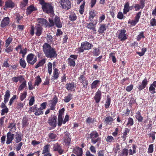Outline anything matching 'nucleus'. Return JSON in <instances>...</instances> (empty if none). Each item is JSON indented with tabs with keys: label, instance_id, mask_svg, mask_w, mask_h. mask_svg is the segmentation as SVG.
<instances>
[{
	"label": "nucleus",
	"instance_id": "obj_41",
	"mask_svg": "<svg viewBox=\"0 0 156 156\" xmlns=\"http://www.w3.org/2000/svg\"><path fill=\"white\" fill-rule=\"evenodd\" d=\"M48 73L50 75H51L52 72V63L51 62H49L48 64Z\"/></svg>",
	"mask_w": 156,
	"mask_h": 156
},
{
	"label": "nucleus",
	"instance_id": "obj_28",
	"mask_svg": "<svg viewBox=\"0 0 156 156\" xmlns=\"http://www.w3.org/2000/svg\"><path fill=\"white\" fill-rule=\"evenodd\" d=\"M26 81H24L19 86L18 88V90L19 91L22 90L26 86Z\"/></svg>",
	"mask_w": 156,
	"mask_h": 156
},
{
	"label": "nucleus",
	"instance_id": "obj_33",
	"mask_svg": "<svg viewBox=\"0 0 156 156\" xmlns=\"http://www.w3.org/2000/svg\"><path fill=\"white\" fill-rule=\"evenodd\" d=\"M51 105L53 106H55L56 104L58 102V98L56 95H55L53 100L51 101Z\"/></svg>",
	"mask_w": 156,
	"mask_h": 156
},
{
	"label": "nucleus",
	"instance_id": "obj_56",
	"mask_svg": "<svg viewBox=\"0 0 156 156\" xmlns=\"http://www.w3.org/2000/svg\"><path fill=\"white\" fill-rule=\"evenodd\" d=\"M16 95H13V97L11 98L10 99L9 102V105H11L12 103L13 102V101L16 98Z\"/></svg>",
	"mask_w": 156,
	"mask_h": 156
},
{
	"label": "nucleus",
	"instance_id": "obj_9",
	"mask_svg": "<svg viewBox=\"0 0 156 156\" xmlns=\"http://www.w3.org/2000/svg\"><path fill=\"white\" fill-rule=\"evenodd\" d=\"M73 152L76 154L77 156H82L83 155L82 149L78 147H76L73 149Z\"/></svg>",
	"mask_w": 156,
	"mask_h": 156
},
{
	"label": "nucleus",
	"instance_id": "obj_63",
	"mask_svg": "<svg viewBox=\"0 0 156 156\" xmlns=\"http://www.w3.org/2000/svg\"><path fill=\"white\" fill-rule=\"evenodd\" d=\"M34 101V97H32L30 100V101L29 103V105L30 106L32 105L33 104Z\"/></svg>",
	"mask_w": 156,
	"mask_h": 156
},
{
	"label": "nucleus",
	"instance_id": "obj_52",
	"mask_svg": "<svg viewBox=\"0 0 156 156\" xmlns=\"http://www.w3.org/2000/svg\"><path fill=\"white\" fill-rule=\"evenodd\" d=\"M150 91L151 92V93L154 94L155 93V88L153 87V85H151L149 89Z\"/></svg>",
	"mask_w": 156,
	"mask_h": 156
},
{
	"label": "nucleus",
	"instance_id": "obj_3",
	"mask_svg": "<svg viewBox=\"0 0 156 156\" xmlns=\"http://www.w3.org/2000/svg\"><path fill=\"white\" fill-rule=\"evenodd\" d=\"M36 31L35 34L36 36H40L41 34L42 31V28L40 25L37 24L35 27L34 26H32L30 30V34L33 36L34 34V30Z\"/></svg>",
	"mask_w": 156,
	"mask_h": 156
},
{
	"label": "nucleus",
	"instance_id": "obj_55",
	"mask_svg": "<svg viewBox=\"0 0 156 156\" xmlns=\"http://www.w3.org/2000/svg\"><path fill=\"white\" fill-rule=\"evenodd\" d=\"M28 88L29 90H32L34 88V87L32 85V82L30 81L28 83Z\"/></svg>",
	"mask_w": 156,
	"mask_h": 156
},
{
	"label": "nucleus",
	"instance_id": "obj_42",
	"mask_svg": "<svg viewBox=\"0 0 156 156\" xmlns=\"http://www.w3.org/2000/svg\"><path fill=\"white\" fill-rule=\"evenodd\" d=\"M58 126H61L62 123H63V119L62 116H58Z\"/></svg>",
	"mask_w": 156,
	"mask_h": 156
},
{
	"label": "nucleus",
	"instance_id": "obj_17",
	"mask_svg": "<svg viewBox=\"0 0 156 156\" xmlns=\"http://www.w3.org/2000/svg\"><path fill=\"white\" fill-rule=\"evenodd\" d=\"M147 84V80L145 79L142 82L140 85H139L138 88L140 90H141L145 88Z\"/></svg>",
	"mask_w": 156,
	"mask_h": 156
},
{
	"label": "nucleus",
	"instance_id": "obj_58",
	"mask_svg": "<svg viewBox=\"0 0 156 156\" xmlns=\"http://www.w3.org/2000/svg\"><path fill=\"white\" fill-rule=\"evenodd\" d=\"M133 87V85L131 84L129 86H127L126 88V90L127 91L129 92L132 90Z\"/></svg>",
	"mask_w": 156,
	"mask_h": 156
},
{
	"label": "nucleus",
	"instance_id": "obj_48",
	"mask_svg": "<svg viewBox=\"0 0 156 156\" xmlns=\"http://www.w3.org/2000/svg\"><path fill=\"white\" fill-rule=\"evenodd\" d=\"M70 20L72 21H74L76 19V16L75 14L70 15L69 17Z\"/></svg>",
	"mask_w": 156,
	"mask_h": 156
},
{
	"label": "nucleus",
	"instance_id": "obj_40",
	"mask_svg": "<svg viewBox=\"0 0 156 156\" xmlns=\"http://www.w3.org/2000/svg\"><path fill=\"white\" fill-rule=\"evenodd\" d=\"M20 63L22 67L24 68H25L26 65V63L24 60L21 58L20 60Z\"/></svg>",
	"mask_w": 156,
	"mask_h": 156
},
{
	"label": "nucleus",
	"instance_id": "obj_7",
	"mask_svg": "<svg viewBox=\"0 0 156 156\" xmlns=\"http://www.w3.org/2000/svg\"><path fill=\"white\" fill-rule=\"evenodd\" d=\"M34 54L31 53L29 54L27 56V60L28 63L31 65H33L36 62V57L34 58Z\"/></svg>",
	"mask_w": 156,
	"mask_h": 156
},
{
	"label": "nucleus",
	"instance_id": "obj_54",
	"mask_svg": "<svg viewBox=\"0 0 156 156\" xmlns=\"http://www.w3.org/2000/svg\"><path fill=\"white\" fill-rule=\"evenodd\" d=\"M133 124V119L131 118H129L128 119V121L127 125H130V126L132 125Z\"/></svg>",
	"mask_w": 156,
	"mask_h": 156
},
{
	"label": "nucleus",
	"instance_id": "obj_30",
	"mask_svg": "<svg viewBox=\"0 0 156 156\" xmlns=\"http://www.w3.org/2000/svg\"><path fill=\"white\" fill-rule=\"evenodd\" d=\"M41 107L38 108L35 111V112L34 113L35 115H39L42 114L43 113Z\"/></svg>",
	"mask_w": 156,
	"mask_h": 156
},
{
	"label": "nucleus",
	"instance_id": "obj_46",
	"mask_svg": "<svg viewBox=\"0 0 156 156\" xmlns=\"http://www.w3.org/2000/svg\"><path fill=\"white\" fill-rule=\"evenodd\" d=\"M27 92L26 91H24V93L21 94L20 96V99L21 101H23L26 97Z\"/></svg>",
	"mask_w": 156,
	"mask_h": 156
},
{
	"label": "nucleus",
	"instance_id": "obj_8",
	"mask_svg": "<svg viewBox=\"0 0 156 156\" xmlns=\"http://www.w3.org/2000/svg\"><path fill=\"white\" fill-rule=\"evenodd\" d=\"M56 119L57 117L55 115L49 117L48 119V124L53 128L55 127L56 126Z\"/></svg>",
	"mask_w": 156,
	"mask_h": 156
},
{
	"label": "nucleus",
	"instance_id": "obj_6",
	"mask_svg": "<svg viewBox=\"0 0 156 156\" xmlns=\"http://www.w3.org/2000/svg\"><path fill=\"white\" fill-rule=\"evenodd\" d=\"M119 34L118 36V38L120 40V41H123L127 39L126 36V31L125 30L123 29L119 30Z\"/></svg>",
	"mask_w": 156,
	"mask_h": 156
},
{
	"label": "nucleus",
	"instance_id": "obj_31",
	"mask_svg": "<svg viewBox=\"0 0 156 156\" xmlns=\"http://www.w3.org/2000/svg\"><path fill=\"white\" fill-rule=\"evenodd\" d=\"M22 126L23 127H25L27 126L28 125V119L26 118H23L22 121Z\"/></svg>",
	"mask_w": 156,
	"mask_h": 156
},
{
	"label": "nucleus",
	"instance_id": "obj_23",
	"mask_svg": "<svg viewBox=\"0 0 156 156\" xmlns=\"http://www.w3.org/2000/svg\"><path fill=\"white\" fill-rule=\"evenodd\" d=\"M87 27L90 30H92L94 31H96L95 26V25L92 23H87Z\"/></svg>",
	"mask_w": 156,
	"mask_h": 156
},
{
	"label": "nucleus",
	"instance_id": "obj_24",
	"mask_svg": "<svg viewBox=\"0 0 156 156\" xmlns=\"http://www.w3.org/2000/svg\"><path fill=\"white\" fill-rule=\"evenodd\" d=\"M89 20L90 21H92L94 17L96 16V14L95 13L94 10H92L89 12Z\"/></svg>",
	"mask_w": 156,
	"mask_h": 156
},
{
	"label": "nucleus",
	"instance_id": "obj_32",
	"mask_svg": "<svg viewBox=\"0 0 156 156\" xmlns=\"http://www.w3.org/2000/svg\"><path fill=\"white\" fill-rule=\"evenodd\" d=\"M93 54V55L95 56H98L100 54V51L99 49L96 48H94Z\"/></svg>",
	"mask_w": 156,
	"mask_h": 156
},
{
	"label": "nucleus",
	"instance_id": "obj_51",
	"mask_svg": "<svg viewBox=\"0 0 156 156\" xmlns=\"http://www.w3.org/2000/svg\"><path fill=\"white\" fill-rule=\"evenodd\" d=\"M8 111V109L6 107L5 108L2 109V110L1 115H5V113H7Z\"/></svg>",
	"mask_w": 156,
	"mask_h": 156
},
{
	"label": "nucleus",
	"instance_id": "obj_12",
	"mask_svg": "<svg viewBox=\"0 0 156 156\" xmlns=\"http://www.w3.org/2000/svg\"><path fill=\"white\" fill-rule=\"evenodd\" d=\"M9 23V18L8 17H5L1 22V26L2 27H4L8 25Z\"/></svg>",
	"mask_w": 156,
	"mask_h": 156
},
{
	"label": "nucleus",
	"instance_id": "obj_4",
	"mask_svg": "<svg viewBox=\"0 0 156 156\" xmlns=\"http://www.w3.org/2000/svg\"><path fill=\"white\" fill-rule=\"evenodd\" d=\"M16 124L14 122L9 123L8 128L9 129V132L8 133L7 135V136H15V134L13 132H15L16 130Z\"/></svg>",
	"mask_w": 156,
	"mask_h": 156
},
{
	"label": "nucleus",
	"instance_id": "obj_27",
	"mask_svg": "<svg viewBox=\"0 0 156 156\" xmlns=\"http://www.w3.org/2000/svg\"><path fill=\"white\" fill-rule=\"evenodd\" d=\"M48 153H50L49 151V146L46 145L44 146L43 147L42 151V154H45Z\"/></svg>",
	"mask_w": 156,
	"mask_h": 156
},
{
	"label": "nucleus",
	"instance_id": "obj_36",
	"mask_svg": "<svg viewBox=\"0 0 156 156\" xmlns=\"http://www.w3.org/2000/svg\"><path fill=\"white\" fill-rule=\"evenodd\" d=\"M72 95L71 94H69L65 98L64 101L65 102H68L70 101L72 98Z\"/></svg>",
	"mask_w": 156,
	"mask_h": 156
},
{
	"label": "nucleus",
	"instance_id": "obj_64",
	"mask_svg": "<svg viewBox=\"0 0 156 156\" xmlns=\"http://www.w3.org/2000/svg\"><path fill=\"white\" fill-rule=\"evenodd\" d=\"M24 106L23 103H20L17 105V108L18 109H21L23 108Z\"/></svg>",
	"mask_w": 156,
	"mask_h": 156
},
{
	"label": "nucleus",
	"instance_id": "obj_29",
	"mask_svg": "<svg viewBox=\"0 0 156 156\" xmlns=\"http://www.w3.org/2000/svg\"><path fill=\"white\" fill-rule=\"evenodd\" d=\"M113 120V118L109 116L106 117L105 120V122L106 124H108L110 122H111Z\"/></svg>",
	"mask_w": 156,
	"mask_h": 156
},
{
	"label": "nucleus",
	"instance_id": "obj_16",
	"mask_svg": "<svg viewBox=\"0 0 156 156\" xmlns=\"http://www.w3.org/2000/svg\"><path fill=\"white\" fill-rule=\"evenodd\" d=\"M37 9L34 7V5H31L27 8L26 13L27 15H29L33 11H35Z\"/></svg>",
	"mask_w": 156,
	"mask_h": 156
},
{
	"label": "nucleus",
	"instance_id": "obj_11",
	"mask_svg": "<svg viewBox=\"0 0 156 156\" xmlns=\"http://www.w3.org/2000/svg\"><path fill=\"white\" fill-rule=\"evenodd\" d=\"M54 23L56 26L58 28L62 27V25L60 21V18L58 16H55L54 19Z\"/></svg>",
	"mask_w": 156,
	"mask_h": 156
},
{
	"label": "nucleus",
	"instance_id": "obj_44",
	"mask_svg": "<svg viewBox=\"0 0 156 156\" xmlns=\"http://www.w3.org/2000/svg\"><path fill=\"white\" fill-rule=\"evenodd\" d=\"M153 144H150L148 149L147 152L148 153H152L153 151Z\"/></svg>",
	"mask_w": 156,
	"mask_h": 156
},
{
	"label": "nucleus",
	"instance_id": "obj_61",
	"mask_svg": "<svg viewBox=\"0 0 156 156\" xmlns=\"http://www.w3.org/2000/svg\"><path fill=\"white\" fill-rule=\"evenodd\" d=\"M114 137H107L106 140L107 142H111L114 141Z\"/></svg>",
	"mask_w": 156,
	"mask_h": 156
},
{
	"label": "nucleus",
	"instance_id": "obj_19",
	"mask_svg": "<svg viewBox=\"0 0 156 156\" xmlns=\"http://www.w3.org/2000/svg\"><path fill=\"white\" fill-rule=\"evenodd\" d=\"M15 5V4L11 1L9 0L5 2V6L7 8H13Z\"/></svg>",
	"mask_w": 156,
	"mask_h": 156
},
{
	"label": "nucleus",
	"instance_id": "obj_60",
	"mask_svg": "<svg viewBox=\"0 0 156 156\" xmlns=\"http://www.w3.org/2000/svg\"><path fill=\"white\" fill-rule=\"evenodd\" d=\"M117 17L118 18L122 19L123 18V15L122 12H119L118 13Z\"/></svg>",
	"mask_w": 156,
	"mask_h": 156
},
{
	"label": "nucleus",
	"instance_id": "obj_34",
	"mask_svg": "<svg viewBox=\"0 0 156 156\" xmlns=\"http://www.w3.org/2000/svg\"><path fill=\"white\" fill-rule=\"evenodd\" d=\"M71 141V139L69 137H65L64 140V142L65 145L67 146H69Z\"/></svg>",
	"mask_w": 156,
	"mask_h": 156
},
{
	"label": "nucleus",
	"instance_id": "obj_43",
	"mask_svg": "<svg viewBox=\"0 0 156 156\" xmlns=\"http://www.w3.org/2000/svg\"><path fill=\"white\" fill-rule=\"evenodd\" d=\"M98 80H95L91 84V88L94 89L95 88L97 87V85L98 83L99 82Z\"/></svg>",
	"mask_w": 156,
	"mask_h": 156
},
{
	"label": "nucleus",
	"instance_id": "obj_25",
	"mask_svg": "<svg viewBox=\"0 0 156 156\" xmlns=\"http://www.w3.org/2000/svg\"><path fill=\"white\" fill-rule=\"evenodd\" d=\"M35 83L34 84V86H35L37 85L38 86L39 84L41 82V79L40 78L39 76H38L37 77H35Z\"/></svg>",
	"mask_w": 156,
	"mask_h": 156
},
{
	"label": "nucleus",
	"instance_id": "obj_14",
	"mask_svg": "<svg viewBox=\"0 0 156 156\" xmlns=\"http://www.w3.org/2000/svg\"><path fill=\"white\" fill-rule=\"evenodd\" d=\"M81 45L82 47L85 50L90 49L91 48V46H92L91 44L87 41L82 43Z\"/></svg>",
	"mask_w": 156,
	"mask_h": 156
},
{
	"label": "nucleus",
	"instance_id": "obj_57",
	"mask_svg": "<svg viewBox=\"0 0 156 156\" xmlns=\"http://www.w3.org/2000/svg\"><path fill=\"white\" fill-rule=\"evenodd\" d=\"M81 83L83 84V87L86 88L87 87V86L88 84V82L87 81V80H85L83 81V82H81Z\"/></svg>",
	"mask_w": 156,
	"mask_h": 156
},
{
	"label": "nucleus",
	"instance_id": "obj_39",
	"mask_svg": "<svg viewBox=\"0 0 156 156\" xmlns=\"http://www.w3.org/2000/svg\"><path fill=\"white\" fill-rule=\"evenodd\" d=\"M68 64L69 66H74L75 65V61L69 58L68 59Z\"/></svg>",
	"mask_w": 156,
	"mask_h": 156
},
{
	"label": "nucleus",
	"instance_id": "obj_22",
	"mask_svg": "<svg viewBox=\"0 0 156 156\" xmlns=\"http://www.w3.org/2000/svg\"><path fill=\"white\" fill-rule=\"evenodd\" d=\"M45 63V59H43L40 60L35 66V68L37 69L39 67L42 66Z\"/></svg>",
	"mask_w": 156,
	"mask_h": 156
},
{
	"label": "nucleus",
	"instance_id": "obj_15",
	"mask_svg": "<svg viewBox=\"0 0 156 156\" xmlns=\"http://www.w3.org/2000/svg\"><path fill=\"white\" fill-rule=\"evenodd\" d=\"M74 83L72 82L70 83H68L66 85V89L69 91H72L74 90Z\"/></svg>",
	"mask_w": 156,
	"mask_h": 156
},
{
	"label": "nucleus",
	"instance_id": "obj_50",
	"mask_svg": "<svg viewBox=\"0 0 156 156\" xmlns=\"http://www.w3.org/2000/svg\"><path fill=\"white\" fill-rule=\"evenodd\" d=\"M144 38L145 37L144 35V32H140V34L137 37V40L138 41H140L141 38Z\"/></svg>",
	"mask_w": 156,
	"mask_h": 156
},
{
	"label": "nucleus",
	"instance_id": "obj_1",
	"mask_svg": "<svg viewBox=\"0 0 156 156\" xmlns=\"http://www.w3.org/2000/svg\"><path fill=\"white\" fill-rule=\"evenodd\" d=\"M43 51L45 56L48 58H55L57 56L55 48H52L48 43H45L43 46Z\"/></svg>",
	"mask_w": 156,
	"mask_h": 156
},
{
	"label": "nucleus",
	"instance_id": "obj_45",
	"mask_svg": "<svg viewBox=\"0 0 156 156\" xmlns=\"http://www.w3.org/2000/svg\"><path fill=\"white\" fill-rule=\"evenodd\" d=\"M12 39L11 38H8L6 41L5 46L6 47H7L10 44L12 41Z\"/></svg>",
	"mask_w": 156,
	"mask_h": 156
},
{
	"label": "nucleus",
	"instance_id": "obj_2",
	"mask_svg": "<svg viewBox=\"0 0 156 156\" xmlns=\"http://www.w3.org/2000/svg\"><path fill=\"white\" fill-rule=\"evenodd\" d=\"M42 5V8L43 11L47 13H51L53 12V7L48 3L45 2L44 0L40 4Z\"/></svg>",
	"mask_w": 156,
	"mask_h": 156
},
{
	"label": "nucleus",
	"instance_id": "obj_35",
	"mask_svg": "<svg viewBox=\"0 0 156 156\" xmlns=\"http://www.w3.org/2000/svg\"><path fill=\"white\" fill-rule=\"evenodd\" d=\"M54 76L53 77L55 79H56L58 77L59 74L58 73V70L56 68L54 69Z\"/></svg>",
	"mask_w": 156,
	"mask_h": 156
},
{
	"label": "nucleus",
	"instance_id": "obj_10",
	"mask_svg": "<svg viewBox=\"0 0 156 156\" xmlns=\"http://www.w3.org/2000/svg\"><path fill=\"white\" fill-rule=\"evenodd\" d=\"M54 151H57L59 154H62L63 153L64 150L62 148V146L58 144H56L54 145L53 147Z\"/></svg>",
	"mask_w": 156,
	"mask_h": 156
},
{
	"label": "nucleus",
	"instance_id": "obj_59",
	"mask_svg": "<svg viewBox=\"0 0 156 156\" xmlns=\"http://www.w3.org/2000/svg\"><path fill=\"white\" fill-rule=\"evenodd\" d=\"M23 145L22 142H20L16 146V149L17 151H19L21 148V146Z\"/></svg>",
	"mask_w": 156,
	"mask_h": 156
},
{
	"label": "nucleus",
	"instance_id": "obj_49",
	"mask_svg": "<svg viewBox=\"0 0 156 156\" xmlns=\"http://www.w3.org/2000/svg\"><path fill=\"white\" fill-rule=\"evenodd\" d=\"M14 137H7L6 143L7 144H9L11 142L12 140L14 139Z\"/></svg>",
	"mask_w": 156,
	"mask_h": 156
},
{
	"label": "nucleus",
	"instance_id": "obj_37",
	"mask_svg": "<svg viewBox=\"0 0 156 156\" xmlns=\"http://www.w3.org/2000/svg\"><path fill=\"white\" fill-rule=\"evenodd\" d=\"M128 154V151L127 149H123L120 156H127Z\"/></svg>",
	"mask_w": 156,
	"mask_h": 156
},
{
	"label": "nucleus",
	"instance_id": "obj_13",
	"mask_svg": "<svg viewBox=\"0 0 156 156\" xmlns=\"http://www.w3.org/2000/svg\"><path fill=\"white\" fill-rule=\"evenodd\" d=\"M101 91L98 90L96 93L95 96L94 97V99L96 103H98L100 101L101 98Z\"/></svg>",
	"mask_w": 156,
	"mask_h": 156
},
{
	"label": "nucleus",
	"instance_id": "obj_18",
	"mask_svg": "<svg viewBox=\"0 0 156 156\" xmlns=\"http://www.w3.org/2000/svg\"><path fill=\"white\" fill-rule=\"evenodd\" d=\"M37 22L39 23V25L43 26L45 25L47 26V21L45 19L43 18H38L37 19Z\"/></svg>",
	"mask_w": 156,
	"mask_h": 156
},
{
	"label": "nucleus",
	"instance_id": "obj_21",
	"mask_svg": "<svg viewBox=\"0 0 156 156\" xmlns=\"http://www.w3.org/2000/svg\"><path fill=\"white\" fill-rule=\"evenodd\" d=\"M106 28L105 24H103L101 25V26L98 30L99 33L102 34L104 31L106 30Z\"/></svg>",
	"mask_w": 156,
	"mask_h": 156
},
{
	"label": "nucleus",
	"instance_id": "obj_20",
	"mask_svg": "<svg viewBox=\"0 0 156 156\" xmlns=\"http://www.w3.org/2000/svg\"><path fill=\"white\" fill-rule=\"evenodd\" d=\"M131 7L129 6V2H126L124 5V9H123V13L124 14H126L127 12H128L129 10H131V9H130V8Z\"/></svg>",
	"mask_w": 156,
	"mask_h": 156
},
{
	"label": "nucleus",
	"instance_id": "obj_47",
	"mask_svg": "<svg viewBox=\"0 0 156 156\" xmlns=\"http://www.w3.org/2000/svg\"><path fill=\"white\" fill-rule=\"evenodd\" d=\"M47 40L48 42H51L52 41V37L50 34H47Z\"/></svg>",
	"mask_w": 156,
	"mask_h": 156
},
{
	"label": "nucleus",
	"instance_id": "obj_62",
	"mask_svg": "<svg viewBox=\"0 0 156 156\" xmlns=\"http://www.w3.org/2000/svg\"><path fill=\"white\" fill-rule=\"evenodd\" d=\"M89 149L90 150L92 153H96V150L95 149V148L93 145H91Z\"/></svg>",
	"mask_w": 156,
	"mask_h": 156
},
{
	"label": "nucleus",
	"instance_id": "obj_38",
	"mask_svg": "<svg viewBox=\"0 0 156 156\" xmlns=\"http://www.w3.org/2000/svg\"><path fill=\"white\" fill-rule=\"evenodd\" d=\"M110 102H111L110 98H109L108 97H107V99L106 100V103L105 105V107L106 108H107L109 107L110 104Z\"/></svg>",
	"mask_w": 156,
	"mask_h": 156
},
{
	"label": "nucleus",
	"instance_id": "obj_53",
	"mask_svg": "<svg viewBox=\"0 0 156 156\" xmlns=\"http://www.w3.org/2000/svg\"><path fill=\"white\" fill-rule=\"evenodd\" d=\"M94 137H93V138L92 139L91 141L92 143L94 144H95L96 142L100 141V138L99 137H98V138L96 139H94Z\"/></svg>",
	"mask_w": 156,
	"mask_h": 156
},
{
	"label": "nucleus",
	"instance_id": "obj_26",
	"mask_svg": "<svg viewBox=\"0 0 156 156\" xmlns=\"http://www.w3.org/2000/svg\"><path fill=\"white\" fill-rule=\"evenodd\" d=\"M136 117L139 122H141L143 119V117L141 116L139 112H138L136 114Z\"/></svg>",
	"mask_w": 156,
	"mask_h": 156
},
{
	"label": "nucleus",
	"instance_id": "obj_5",
	"mask_svg": "<svg viewBox=\"0 0 156 156\" xmlns=\"http://www.w3.org/2000/svg\"><path fill=\"white\" fill-rule=\"evenodd\" d=\"M62 8L65 10L69 9L71 7V4L69 0H61L59 2Z\"/></svg>",
	"mask_w": 156,
	"mask_h": 156
}]
</instances>
